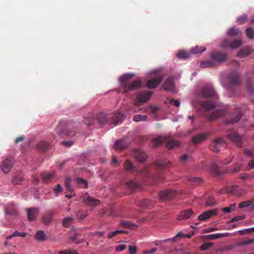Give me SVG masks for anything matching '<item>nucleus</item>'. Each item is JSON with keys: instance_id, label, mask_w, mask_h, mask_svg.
<instances>
[{"instance_id": "0e129e2a", "label": "nucleus", "mask_w": 254, "mask_h": 254, "mask_svg": "<svg viewBox=\"0 0 254 254\" xmlns=\"http://www.w3.org/2000/svg\"><path fill=\"white\" fill-rule=\"evenodd\" d=\"M53 190L55 193L58 194L62 192L63 189L61 185L58 184L53 188Z\"/></svg>"}, {"instance_id": "58836bf2", "label": "nucleus", "mask_w": 254, "mask_h": 254, "mask_svg": "<svg viewBox=\"0 0 254 254\" xmlns=\"http://www.w3.org/2000/svg\"><path fill=\"white\" fill-rule=\"evenodd\" d=\"M123 166L124 169L128 172L131 171L134 169V166L133 164L129 159H127L124 163Z\"/></svg>"}, {"instance_id": "c9c22d12", "label": "nucleus", "mask_w": 254, "mask_h": 254, "mask_svg": "<svg viewBox=\"0 0 254 254\" xmlns=\"http://www.w3.org/2000/svg\"><path fill=\"white\" fill-rule=\"evenodd\" d=\"M120 224L123 227H125L131 229H135L137 227V225L136 224L126 220L121 221L120 223Z\"/></svg>"}, {"instance_id": "bb28decb", "label": "nucleus", "mask_w": 254, "mask_h": 254, "mask_svg": "<svg viewBox=\"0 0 254 254\" xmlns=\"http://www.w3.org/2000/svg\"><path fill=\"white\" fill-rule=\"evenodd\" d=\"M201 107L205 111H209L214 109L216 107L215 103L212 101H202L200 103Z\"/></svg>"}, {"instance_id": "37998d69", "label": "nucleus", "mask_w": 254, "mask_h": 254, "mask_svg": "<svg viewBox=\"0 0 254 254\" xmlns=\"http://www.w3.org/2000/svg\"><path fill=\"white\" fill-rule=\"evenodd\" d=\"M206 50V48L203 46H196L191 48L190 50V52L191 54H195L198 53H201L202 52L205 51Z\"/></svg>"}, {"instance_id": "864d4df0", "label": "nucleus", "mask_w": 254, "mask_h": 254, "mask_svg": "<svg viewBox=\"0 0 254 254\" xmlns=\"http://www.w3.org/2000/svg\"><path fill=\"white\" fill-rule=\"evenodd\" d=\"M74 219L71 217L64 218L63 221V225L64 227H68L70 224L73 221Z\"/></svg>"}, {"instance_id": "a18cd8bd", "label": "nucleus", "mask_w": 254, "mask_h": 254, "mask_svg": "<svg viewBox=\"0 0 254 254\" xmlns=\"http://www.w3.org/2000/svg\"><path fill=\"white\" fill-rule=\"evenodd\" d=\"M88 214L87 211H83L82 210H79L76 212V216L78 219L83 220L87 216Z\"/></svg>"}, {"instance_id": "a211bd4d", "label": "nucleus", "mask_w": 254, "mask_h": 254, "mask_svg": "<svg viewBox=\"0 0 254 254\" xmlns=\"http://www.w3.org/2000/svg\"><path fill=\"white\" fill-rule=\"evenodd\" d=\"M218 209L217 208L209 210L203 212L198 217V219L200 221H204L206 219L217 215Z\"/></svg>"}, {"instance_id": "f704fd0d", "label": "nucleus", "mask_w": 254, "mask_h": 254, "mask_svg": "<svg viewBox=\"0 0 254 254\" xmlns=\"http://www.w3.org/2000/svg\"><path fill=\"white\" fill-rule=\"evenodd\" d=\"M153 203L152 201L148 199H143L138 202V205L144 208H147L151 207Z\"/></svg>"}, {"instance_id": "393cba45", "label": "nucleus", "mask_w": 254, "mask_h": 254, "mask_svg": "<svg viewBox=\"0 0 254 254\" xmlns=\"http://www.w3.org/2000/svg\"><path fill=\"white\" fill-rule=\"evenodd\" d=\"M128 146L126 139L123 138L117 140L114 145L115 148L117 150L122 151L127 148Z\"/></svg>"}, {"instance_id": "6ab92c4d", "label": "nucleus", "mask_w": 254, "mask_h": 254, "mask_svg": "<svg viewBox=\"0 0 254 254\" xmlns=\"http://www.w3.org/2000/svg\"><path fill=\"white\" fill-rule=\"evenodd\" d=\"M163 87L164 90L174 92H175V86L174 80L172 78H168L164 82Z\"/></svg>"}, {"instance_id": "2eb2a0df", "label": "nucleus", "mask_w": 254, "mask_h": 254, "mask_svg": "<svg viewBox=\"0 0 254 254\" xmlns=\"http://www.w3.org/2000/svg\"><path fill=\"white\" fill-rule=\"evenodd\" d=\"M13 165V160L11 157L6 158L2 161L0 168L4 173H8L11 169Z\"/></svg>"}, {"instance_id": "e2e57ef3", "label": "nucleus", "mask_w": 254, "mask_h": 254, "mask_svg": "<svg viewBox=\"0 0 254 254\" xmlns=\"http://www.w3.org/2000/svg\"><path fill=\"white\" fill-rule=\"evenodd\" d=\"M213 245L211 243H204L200 247V249L202 251H205L210 248Z\"/></svg>"}, {"instance_id": "f8f14e48", "label": "nucleus", "mask_w": 254, "mask_h": 254, "mask_svg": "<svg viewBox=\"0 0 254 254\" xmlns=\"http://www.w3.org/2000/svg\"><path fill=\"white\" fill-rule=\"evenodd\" d=\"M5 217L8 220H12L18 214L17 208L13 204L8 205L5 208Z\"/></svg>"}, {"instance_id": "6e6d98bb", "label": "nucleus", "mask_w": 254, "mask_h": 254, "mask_svg": "<svg viewBox=\"0 0 254 254\" xmlns=\"http://www.w3.org/2000/svg\"><path fill=\"white\" fill-rule=\"evenodd\" d=\"M177 57L179 59H186L189 57V54L187 52L181 51L177 53Z\"/></svg>"}, {"instance_id": "b1692460", "label": "nucleus", "mask_w": 254, "mask_h": 254, "mask_svg": "<svg viewBox=\"0 0 254 254\" xmlns=\"http://www.w3.org/2000/svg\"><path fill=\"white\" fill-rule=\"evenodd\" d=\"M241 109L238 108L236 113H233L229 115V120L227 122V123H235L238 122L242 117Z\"/></svg>"}, {"instance_id": "ddd939ff", "label": "nucleus", "mask_w": 254, "mask_h": 254, "mask_svg": "<svg viewBox=\"0 0 254 254\" xmlns=\"http://www.w3.org/2000/svg\"><path fill=\"white\" fill-rule=\"evenodd\" d=\"M229 139L236 144L239 147H242V136L234 130L230 131L227 133Z\"/></svg>"}, {"instance_id": "680f3d73", "label": "nucleus", "mask_w": 254, "mask_h": 254, "mask_svg": "<svg viewBox=\"0 0 254 254\" xmlns=\"http://www.w3.org/2000/svg\"><path fill=\"white\" fill-rule=\"evenodd\" d=\"M212 171L215 176H219L222 175V173L220 171L219 168L215 165L212 167Z\"/></svg>"}, {"instance_id": "052dcab7", "label": "nucleus", "mask_w": 254, "mask_h": 254, "mask_svg": "<svg viewBox=\"0 0 254 254\" xmlns=\"http://www.w3.org/2000/svg\"><path fill=\"white\" fill-rule=\"evenodd\" d=\"M254 227L251 228H247V229H245L244 230H240L239 231V232L240 234V235H244L247 233L254 232Z\"/></svg>"}, {"instance_id": "4be33fe9", "label": "nucleus", "mask_w": 254, "mask_h": 254, "mask_svg": "<svg viewBox=\"0 0 254 254\" xmlns=\"http://www.w3.org/2000/svg\"><path fill=\"white\" fill-rule=\"evenodd\" d=\"M152 91H143L140 93L136 97L138 102L145 103L148 101L152 94Z\"/></svg>"}, {"instance_id": "bf43d9fd", "label": "nucleus", "mask_w": 254, "mask_h": 254, "mask_svg": "<svg viewBox=\"0 0 254 254\" xmlns=\"http://www.w3.org/2000/svg\"><path fill=\"white\" fill-rule=\"evenodd\" d=\"M242 165L240 164H235L233 169L230 170L228 172L232 173L234 172H238L241 170Z\"/></svg>"}, {"instance_id": "a19ab883", "label": "nucleus", "mask_w": 254, "mask_h": 254, "mask_svg": "<svg viewBox=\"0 0 254 254\" xmlns=\"http://www.w3.org/2000/svg\"><path fill=\"white\" fill-rule=\"evenodd\" d=\"M35 238L37 240L41 241H45L46 239L44 232L41 230H39L37 232Z\"/></svg>"}, {"instance_id": "412c9836", "label": "nucleus", "mask_w": 254, "mask_h": 254, "mask_svg": "<svg viewBox=\"0 0 254 254\" xmlns=\"http://www.w3.org/2000/svg\"><path fill=\"white\" fill-rule=\"evenodd\" d=\"M227 114V112L224 109H219L215 110L212 114L208 116V119L212 121L218 119L219 117L225 116Z\"/></svg>"}, {"instance_id": "774afa93", "label": "nucleus", "mask_w": 254, "mask_h": 254, "mask_svg": "<svg viewBox=\"0 0 254 254\" xmlns=\"http://www.w3.org/2000/svg\"><path fill=\"white\" fill-rule=\"evenodd\" d=\"M129 254H135L136 253V247L135 246H129L128 248Z\"/></svg>"}, {"instance_id": "a878e982", "label": "nucleus", "mask_w": 254, "mask_h": 254, "mask_svg": "<svg viewBox=\"0 0 254 254\" xmlns=\"http://www.w3.org/2000/svg\"><path fill=\"white\" fill-rule=\"evenodd\" d=\"M193 214V212L192 209H188L180 212L179 214L177 219L178 220H184L188 219Z\"/></svg>"}, {"instance_id": "cd10ccee", "label": "nucleus", "mask_w": 254, "mask_h": 254, "mask_svg": "<svg viewBox=\"0 0 254 254\" xmlns=\"http://www.w3.org/2000/svg\"><path fill=\"white\" fill-rule=\"evenodd\" d=\"M54 212L52 210L47 212L42 217V221L46 225L50 224L53 220Z\"/></svg>"}, {"instance_id": "423d86ee", "label": "nucleus", "mask_w": 254, "mask_h": 254, "mask_svg": "<svg viewBox=\"0 0 254 254\" xmlns=\"http://www.w3.org/2000/svg\"><path fill=\"white\" fill-rule=\"evenodd\" d=\"M142 177L146 179H149L151 180L150 184H157L159 182L162 181L163 179L162 177H158V178L153 176L149 171L148 167H145L140 170H136Z\"/></svg>"}, {"instance_id": "49530a36", "label": "nucleus", "mask_w": 254, "mask_h": 254, "mask_svg": "<svg viewBox=\"0 0 254 254\" xmlns=\"http://www.w3.org/2000/svg\"><path fill=\"white\" fill-rule=\"evenodd\" d=\"M71 179L70 177H66L64 180V186L69 192H72L73 189L71 186Z\"/></svg>"}, {"instance_id": "473e14b6", "label": "nucleus", "mask_w": 254, "mask_h": 254, "mask_svg": "<svg viewBox=\"0 0 254 254\" xmlns=\"http://www.w3.org/2000/svg\"><path fill=\"white\" fill-rule=\"evenodd\" d=\"M215 66H216L215 63L212 59L202 61L200 64V67L201 68H210Z\"/></svg>"}, {"instance_id": "603ef678", "label": "nucleus", "mask_w": 254, "mask_h": 254, "mask_svg": "<svg viewBox=\"0 0 254 254\" xmlns=\"http://www.w3.org/2000/svg\"><path fill=\"white\" fill-rule=\"evenodd\" d=\"M190 184L192 185H196L200 184L202 180L200 178L192 177L189 180Z\"/></svg>"}, {"instance_id": "8fccbe9b", "label": "nucleus", "mask_w": 254, "mask_h": 254, "mask_svg": "<svg viewBox=\"0 0 254 254\" xmlns=\"http://www.w3.org/2000/svg\"><path fill=\"white\" fill-rule=\"evenodd\" d=\"M148 119V117L146 115H136L133 118V120L134 122H139L140 121H146Z\"/></svg>"}, {"instance_id": "f03ea898", "label": "nucleus", "mask_w": 254, "mask_h": 254, "mask_svg": "<svg viewBox=\"0 0 254 254\" xmlns=\"http://www.w3.org/2000/svg\"><path fill=\"white\" fill-rule=\"evenodd\" d=\"M240 78V75L236 71H232L229 73L226 88L230 96L238 95L239 92L238 86L241 83Z\"/></svg>"}, {"instance_id": "5701e85b", "label": "nucleus", "mask_w": 254, "mask_h": 254, "mask_svg": "<svg viewBox=\"0 0 254 254\" xmlns=\"http://www.w3.org/2000/svg\"><path fill=\"white\" fill-rule=\"evenodd\" d=\"M253 53H254V50L249 47H245L238 51L237 56L240 58H243L249 56Z\"/></svg>"}, {"instance_id": "c85d7f7f", "label": "nucleus", "mask_w": 254, "mask_h": 254, "mask_svg": "<svg viewBox=\"0 0 254 254\" xmlns=\"http://www.w3.org/2000/svg\"><path fill=\"white\" fill-rule=\"evenodd\" d=\"M126 186L130 190H134L140 188L141 185L138 182L134 179L127 182L126 184Z\"/></svg>"}, {"instance_id": "6e6552de", "label": "nucleus", "mask_w": 254, "mask_h": 254, "mask_svg": "<svg viewBox=\"0 0 254 254\" xmlns=\"http://www.w3.org/2000/svg\"><path fill=\"white\" fill-rule=\"evenodd\" d=\"M178 191L175 189H168L161 191L159 193V199L162 200H167L173 197L177 194Z\"/></svg>"}, {"instance_id": "dca6fc26", "label": "nucleus", "mask_w": 254, "mask_h": 254, "mask_svg": "<svg viewBox=\"0 0 254 254\" xmlns=\"http://www.w3.org/2000/svg\"><path fill=\"white\" fill-rule=\"evenodd\" d=\"M242 45V42L240 39H236L232 42H230L228 39H224L221 44V47L223 48L230 47L234 49L238 48Z\"/></svg>"}, {"instance_id": "4468645a", "label": "nucleus", "mask_w": 254, "mask_h": 254, "mask_svg": "<svg viewBox=\"0 0 254 254\" xmlns=\"http://www.w3.org/2000/svg\"><path fill=\"white\" fill-rule=\"evenodd\" d=\"M225 144V140L222 138L215 139L211 143L209 148L214 152H217L220 151V149Z\"/></svg>"}, {"instance_id": "7ed1b4c3", "label": "nucleus", "mask_w": 254, "mask_h": 254, "mask_svg": "<svg viewBox=\"0 0 254 254\" xmlns=\"http://www.w3.org/2000/svg\"><path fill=\"white\" fill-rule=\"evenodd\" d=\"M134 74L128 73L123 75L119 79V82L123 89L124 93H126L130 91L135 90L139 88L141 86V81L137 80L134 81L131 84H128V81L132 78Z\"/></svg>"}, {"instance_id": "2f4dec72", "label": "nucleus", "mask_w": 254, "mask_h": 254, "mask_svg": "<svg viewBox=\"0 0 254 254\" xmlns=\"http://www.w3.org/2000/svg\"><path fill=\"white\" fill-rule=\"evenodd\" d=\"M252 77L251 74L248 73L247 74V80L246 82V86L248 91L250 93L254 92V87L252 82L251 81V78Z\"/></svg>"}, {"instance_id": "4c0bfd02", "label": "nucleus", "mask_w": 254, "mask_h": 254, "mask_svg": "<svg viewBox=\"0 0 254 254\" xmlns=\"http://www.w3.org/2000/svg\"><path fill=\"white\" fill-rule=\"evenodd\" d=\"M43 181L45 183L49 182V180L54 178V173L44 172L42 175Z\"/></svg>"}, {"instance_id": "aec40b11", "label": "nucleus", "mask_w": 254, "mask_h": 254, "mask_svg": "<svg viewBox=\"0 0 254 254\" xmlns=\"http://www.w3.org/2000/svg\"><path fill=\"white\" fill-rule=\"evenodd\" d=\"M27 212L28 219L29 221H35L36 220V216L39 214V208L32 207L26 209Z\"/></svg>"}, {"instance_id": "13d9d810", "label": "nucleus", "mask_w": 254, "mask_h": 254, "mask_svg": "<svg viewBox=\"0 0 254 254\" xmlns=\"http://www.w3.org/2000/svg\"><path fill=\"white\" fill-rule=\"evenodd\" d=\"M248 19V16L246 14H244L238 18L237 21L240 24H243L245 23Z\"/></svg>"}, {"instance_id": "f257e3e1", "label": "nucleus", "mask_w": 254, "mask_h": 254, "mask_svg": "<svg viewBox=\"0 0 254 254\" xmlns=\"http://www.w3.org/2000/svg\"><path fill=\"white\" fill-rule=\"evenodd\" d=\"M96 118L100 125L108 124L116 126L121 123L122 115L119 113L106 114L100 112L97 114Z\"/></svg>"}, {"instance_id": "0eeeda50", "label": "nucleus", "mask_w": 254, "mask_h": 254, "mask_svg": "<svg viewBox=\"0 0 254 254\" xmlns=\"http://www.w3.org/2000/svg\"><path fill=\"white\" fill-rule=\"evenodd\" d=\"M199 95L202 98H217V94L213 88L210 86H206L202 88Z\"/></svg>"}, {"instance_id": "4d7b16f0", "label": "nucleus", "mask_w": 254, "mask_h": 254, "mask_svg": "<svg viewBox=\"0 0 254 254\" xmlns=\"http://www.w3.org/2000/svg\"><path fill=\"white\" fill-rule=\"evenodd\" d=\"M247 36L250 39H253L254 37V30L250 27L247 28L246 31Z\"/></svg>"}, {"instance_id": "ea45409f", "label": "nucleus", "mask_w": 254, "mask_h": 254, "mask_svg": "<svg viewBox=\"0 0 254 254\" xmlns=\"http://www.w3.org/2000/svg\"><path fill=\"white\" fill-rule=\"evenodd\" d=\"M217 202L216 199L212 196L209 197L205 202V205L206 207H212L217 205Z\"/></svg>"}, {"instance_id": "9b49d317", "label": "nucleus", "mask_w": 254, "mask_h": 254, "mask_svg": "<svg viewBox=\"0 0 254 254\" xmlns=\"http://www.w3.org/2000/svg\"><path fill=\"white\" fill-rule=\"evenodd\" d=\"M210 57L215 62L216 66L220 63L225 62L227 59V54L221 52H213L211 53Z\"/></svg>"}, {"instance_id": "20e7f679", "label": "nucleus", "mask_w": 254, "mask_h": 254, "mask_svg": "<svg viewBox=\"0 0 254 254\" xmlns=\"http://www.w3.org/2000/svg\"><path fill=\"white\" fill-rule=\"evenodd\" d=\"M164 141H166V147L169 149L173 148L174 147L178 146L180 145V143L178 141L174 140L170 138L166 139L164 137L159 136L152 140L150 144L151 147H156L162 142Z\"/></svg>"}, {"instance_id": "72a5a7b5", "label": "nucleus", "mask_w": 254, "mask_h": 254, "mask_svg": "<svg viewBox=\"0 0 254 254\" xmlns=\"http://www.w3.org/2000/svg\"><path fill=\"white\" fill-rule=\"evenodd\" d=\"M169 164H170V161L166 162L161 160H157L155 161L154 165L157 169L162 170Z\"/></svg>"}, {"instance_id": "c03bdc74", "label": "nucleus", "mask_w": 254, "mask_h": 254, "mask_svg": "<svg viewBox=\"0 0 254 254\" xmlns=\"http://www.w3.org/2000/svg\"><path fill=\"white\" fill-rule=\"evenodd\" d=\"M27 236V233L25 232H19L17 231H15L12 235L7 237V239L9 240L13 237H20L24 238Z\"/></svg>"}, {"instance_id": "09e8293b", "label": "nucleus", "mask_w": 254, "mask_h": 254, "mask_svg": "<svg viewBox=\"0 0 254 254\" xmlns=\"http://www.w3.org/2000/svg\"><path fill=\"white\" fill-rule=\"evenodd\" d=\"M76 183L80 188H86L87 187L88 184L87 181L81 178H77Z\"/></svg>"}, {"instance_id": "f3484780", "label": "nucleus", "mask_w": 254, "mask_h": 254, "mask_svg": "<svg viewBox=\"0 0 254 254\" xmlns=\"http://www.w3.org/2000/svg\"><path fill=\"white\" fill-rule=\"evenodd\" d=\"M132 155L140 162H144L147 158L146 153L138 149H133Z\"/></svg>"}, {"instance_id": "e433bc0d", "label": "nucleus", "mask_w": 254, "mask_h": 254, "mask_svg": "<svg viewBox=\"0 0 254 254\" xmlns=\"http://www.w3.org/2000/svg\"><path fill=\"white\" fill-rule=\"evenodd\" d=\"M23 181L24 179L22 176L20 175H16L13 177L12 179V183L14 185H19L22 184Z\"/></svg>"}, {"instance_id": "5fc2aeb1", "label": "nucleus", "mask_w": 254, "mask_h": 254, "mask_svg": "<svg viewBox=\"0 0 254 254\" xmlns=\"http://www.w3.org/2000/svg\"><path fill=\"white\" fill-rule=\"evenodd\" d=\"M123 233H126V232L123 230H117L114 232H110L108 234V237L109 239H111L117 235Z\"/></svg>"}, {"instance_id": "79ce46f5", "label": "nucleus", "mask_w": 254, "mask_h": 254, "mask_svg": "<svg viewBox=\"0 0 254 254\" xmlns=\"http://www.w3.org/2000/svg\"><path fill=\"white\" fill-rule=\"evenodd\" d=\"M240 30L237 28H230L228 31V35L230 37H234L236 35H238L240 34Z\"/></svg>"}, {"instance_id": "9d476101", "label": "nucleus", "mask_w": 254, "mask_h": 254, "mask_svg": "<svg viewBox=\"0 0 254 254\" xmlns=\"http://www.w3.org/2000/svg\"><path fill=\"white\" fill-rule=\"evenodd\" d=\"M163 79V75L162 74H157L154 77L148 80L147 82V86L149 89L156 88Z\"/></svg>"}, {"instance_id": "3c124183", "label": "nucleus", "mask_w": 254, "mask_h": 254, "mask_svg": "<svg viewBox=\"0 0 254 254\" xmlns=\"http://www.w3.org/2000/svg\"><path fill=\"white\" fill-rule=\"evenodd\" d=\"M150 109V112L152 114L156 113L159 110V108L157 107L150 106L148 108H140L139 110H142L143 112H148V109Z\"/></svg>"}, {"instance_id": "1a4fd4ad", "label": "nucleus", "mask_w": 254, "mask_h": 254, "mask_svg": "<svg viewBox=\"0 0 254 254\" xmlns=\"http://www.w3.org/2000/svg\"><path fill=\"white\" fill-rule=\"evenodd\" d=\"M79 199L83 203L90 206L98 205L100 203V201L99 199H95L92 197H91L87 192L80 196Z\"/></svg>"}, {"instance_id": "7c9ffc66", "label": "nucleus", "mask_w": 254, "mask_h": 254, "mask_svg": "<svg viewBox=\"0 0 254 254\" xmlns=\"http://www.w3.org/2000/svg\"><path fill=\"white\" fill-rule=\"evenodd\" d=\"M50 145L49 143L45 141H41L37 143L36 147L40 152H44L48 149Z\"/></svg>"}, {"instance_id": "de8ad7c7", "label": "nucleus", "mask_w": 254, "mask_h": 254, "mask_svg": "<svg viewBox=\"0 0 254 254\" xmlns=\"http://www.w3.org/2000/svg\"><path fill=\"white\" fill-rule=\"evenodd\" d=\"M229 236V234L226 233H216L209 235V238L211 240L218 239L223 237H227Z\"/></svg>"}, {"instance_id": "39448f33", "label": "nucleus", "mask_w": 254, "mask_h": 254, "mask_svg": "<svg viewBox=\"0 0 254 254\" xmlns=\"http://www.w3.org/2000/svg\"><path fill=\"white\" fill-rule=\"evenodd\" d=\"M56 132L61 137L64 136L72 137L74 135V131L69 129V126L65 122H60L57 126Z\"/></svg>"}, {"instance_id": "338daca9", "label": "nucleus", "mask_w": 254, "mask_h": 254, "mask_svg": "<svg viewBox=\"0 0 254 254\" xmlns=\"http://www.w3.org/2000/svg\"><path fill=\"white\" fill-rule=\"evenodd\" d=\"M251 205V201H246L241 202L239 204V208H243L245 207H248Z\"/></svg>"}, {"instance_id": "c756f323", "label": "nucleus", "mask_w": 254, "mask_h": 254, "mask_svg": "<svg viewBox=\"0 0 254 254\" xmlns=\"http://www.w3.org/2000/svg\"><path fill=\"white\" fill-rule=\"evenodd\" d=\"M207 133H201L197 134L192 138V141L194 144H198L204 141L207 137Z\"/></svg>"}, {"instance_id": "69168bd1", "label": "nucleus", "mask_w": 254, "mask_h": 254, "mask_svg": "<svg viewBox=\"0 0 254 254\" xmlns=\"http://www.w3.org/2000/svg\"><path fill=\"white\" fill-rule=\"evenodd\" d=\"M180 159L181 161L183 162H185L187 161H191L192 160V159L190 156L186 154L181 156Z\"/></svg>"}]
</instances>
